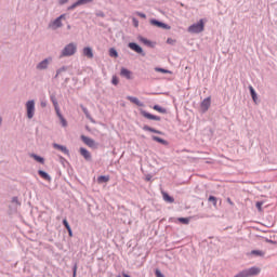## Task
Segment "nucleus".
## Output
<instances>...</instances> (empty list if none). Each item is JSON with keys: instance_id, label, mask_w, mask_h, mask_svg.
I'll return each instance as SVG.
<instances>
[{"instance_id": "1", "label": "nucleus", "mask_w": 277, "mask_h": 277, "mask_svg": "<svg viewBox=\"0 0 277 277\" xmlns=\"http://www.w3.org/2000/svg\"><path fill=\"white\" fill-rule=\"evenodd\" d=\"M260 274H261V268L253 266L251 268H248L238 273L234 277H252V276H259Z\"/></svg>"}, {"instance_id": "2", "label": "nucleus", "mask_w": 277, "mask_h": 277, "mask_svg": "<svg viewBox=\"0 0 277 277\" xmlns=\"http://www.w3.org/2000/svg\"><path fill=\"white\" fill-rule=\"evenodd\" d=\"M76 53H77V44L69 43L63 49L61 57H70Z\"/></svg>"}, {"instance_id": "3", "label": "nucleus", "mask_w": 277, "mask_h": 277, "mask_svg": "<svg viewBox=\"0 0 277 277\" xmlns=\"http://www.w3.org/2000/svg\"><path fill=\"white\" fill-rule=\"evenodd\" d=\"M189 34H202L205 31V19H200L197 24L188 27Z\"/></svg>"}, {"instance_id": "4", "label": "nucleus", "mask_w": 277, "mask_h": 277, "mask_svg": "<svg viewBox=\"0 0 277 277\" xmlns=\"http://www.w3.org/2000/svg\"><path fill=\"white\" fill-rule=\"evenodd\" d=\"M26 111H27V118L31 120L36 114V102L34 100H30L26 103Z\"/></svg>"}, {"instance_id": "5", "label": "nucleus", "mask_w": 277, "mask_h": 277, "mask_svg": "<svg viewBox=\"0 0 277 277\" xmlns=\"http://www.w3.org/2000/svg\"><path fill=\"white\" fill-rule=\"evenodd\" d=\"M81 140L83 144H85V146H88L89 148H96V141H94L93 138L81 135Z\"/></svg>"}, {"instance_id": "6", "label": "nucleus", "mask_w": 277, "mask_h": 277, "mask_svg": "<svg viewBox=\"0 0 277 277\" xmlns=\"http://www.w3.org/2000/svg\"><path fill=\"white\" fill-rule=\"evenodd\" d=\"M52 61H53V58H51V57L43 60L42 62H40L37 65V69L38 70H45V68H49V64H51Z\"/></svg>"}, {"instance_id": "7", "label": "nucleus", "mask_w": 277, "mask_h": 277, "mask_svg": "<svg viewBox=\"0 0 277 277\" xmlns=\"http://www.w3.org/2000/svg\"><path fill=\"white\" fill-rule=\"evenodd\" d=\"M209 107H211V96L205 98L201 104H200V108L201 111H209Z\"/></svg>"}, {"instance_id": "8", "label": "nucleus", "mask_w": 277, "mask_h": 277, "mask_svg": "<svg viewBox=\"0 0 277 277\" xmlns=\"http://www.w3.org/2000/svg\"><path fill=\"white\" fill-rule=\"evenodd\" d=\"M65 18L66 14H62L61 16H58L52 24L53 29L62 27V21H64Z\"/></svg>"}, {"instance_id": "9", "label": "nucleus", "mask_w": 277, "mask_h": 277, "mask_svg": "<svg viewBox=\"0 0 277 277\" xmlns=\"http://www.w3.org/2000/svg\"><path fill=\"white\" fill-rule=\"evenodd\" d=\"M82 54L84 57H88V60H92L94 57V51L90 47L83 48Z\"/></svg>"}, {"instance_id": "10", "label": "nucleus", "mask_w": 277, "mask_h": 277, "mask_svg": "<svg viewBox=\"0 0 277 277\" xmlns=\"http://www.w3.org/2000/svg\"><path fill=\"white\" fill-rule=\"evenodd\" d=\"M129 49H131L132 51L138 54L144 53V50H142V47H140L137 43H134V42L129 43Z\"/></svg>"}, {"instance_id": "11", "label": "nucleus", "mask_w": 277, "mask_h": 277, "mask_svg": "<svg viewBox=\"0 0 277 277\" xmlns=\"http://www.w3.org/2000/svg\"><path fill=\"white\" fill-rule=\"evenodd\" d=\"M150 25H155V27H160L161 29H170V26L163 24L157 19H150Z\"/></svg>"}, {"instance_id": "12", "label": "nucleus", "mask_w": 277, "mask_h": 277, "mask_svg": "<svg viewBox=\"0 0 277 277\" xmlns=\"http://www.w3.org/2000/svg\"><path fill=\"white\" fill-rule=\"evenodd\" d=\"M142 116H143L144 118H147V120H156V121H158V122H159V120H161V117L151 115V114H149V113H147V111H142Z\"/></svg>"}, {"instance_id": "13", "label": "nucleus", "mask_w": 277, "mask_h": 277, "mask_svg": "<svg viewBox=\"0 0 277 277\" xmlns=\"http://www.w3.org/2000/svg\"><path fill=\"white\" fill-rule=\"evenodd\" d=\"M80 155H81L82 157H84V159H85L87 161H90V160L92 159V154H90V153L88 151V149H85V148H83V147L80 148Z\"/></svg>"}, {"instance_id": "14", "label": "nucleus", "mask_w": 277, "mask_h": 277, "mask_svg": "<svg viewBox=\"0 0 277 277\" xmlns=\"http://www.w3.org/2000/svg\"><path fill=\"white\" fill-rule=\"evenodd\" d=\"M53 148H55L56 150H61V153H64V155H68V148H66V146H64V145L54 143Z\"/></svg>"}, {"instance_id": "15", "label": "nucleus", "mask_w": 277, "mask_h": 277, "mask_svg": "<svg viewBox=\"0 0 277 277\" xmlns=\"http://www.w3.org/2000/svg\"><path fill=\"white\" fill-rule=\"evenodd\" d=\"M39 176H41V179H43L44 181H48L49 183H51V175H49V173L39 170L38 171Z\"/></svg>"}, {"instance_id": "16", "label": "nucleus", "mask_w": 277, "mask_h": 277, "mask_svg": "<svg viewBox=\"0 0 277 277\" xmlns=\"http://www.w3.org/2000/svg\"><path fill=\"white\" fill-rule=\"evenodd\" d=\"M127 98L128 101H130V103H134V105H137V107H142L143 105L137 97L128 96Z\"/></svg>"}, {"instance_id": "17", "label": "nucleus", "mask_w": 277, "mask_h": 277, "mask_svg": "<svg viewBox=\"0 0 277 277\" xmlns=\"http://www.w3.org/2000/svg\"><path fill=\"white\" fill-rule=\"evenodd\" d=\"M120 75L121 77H126V79H131V71L127 68H121Z\"/></svg>"}, {"instance_id": "18", "label": "nucleus", "mask_w": 277, "mask_h": 277, "mask_svg": "<svg viewBox=\"0 0 277 277\" xmlns=\"http://www.w3.org/2000/svg\"><path fill=\"white\" fill-rule=\"evenodd\" d=\"M97 183L101 185L102 183H109V175H101L97 177Z\"/></svg>"}, {"instance_id": "19", "label": "nucleus", "mask_w": 277, "mask_h": 277, "mask_svg": "<svg viewBox=\"0 0 277 277\" xmlns=\"http://www.w3.org/2000/svg\"><path fill=\"white\" fill-rule=\"evenodd\" d=\"M162 198H163L164 202H169V203L174 202V199L172 197H170V195L166 192H162Z\"/></svg>"}, {"instance_id": "20", "label": "nucleus", "mask_w": 277, "mask_h": 277, "mask_svg": "<svg viewBox=\"0 0 277 277\" xmlns=\"http://www.w3.org/2000/svg\"><path fill=\"white\" fill-rule=\"evenodd\" d=\"M143 130H144V131H149V133H158V135H161V131L156 130V129H153V128H150V127H148V126H144V127H143Z\"/></svg>"}, {"instance_id": "21", "label": "nucleus", "mask_w": 277, "mask_h": 277, "mask_svg": "<svg viewBox=\"0 0 277 277\" xmlns=\"http://www.w3.org/2000/svg\"><path fill=\"white\" fill-rule=\"evenodd\" d=\"M154 142H158V144H163L164 146H168V141L159 137V136H153Z\"/></svg>"}, {"instance_id": "22", "label": "nucleus", "mask_w": 277, "mask_h": 277, "mask_svg": "<svg viewBox=\"0 0 277 277\" xmlns=\"http://www.w3.org/2000/svg\"><path fill=\"white\" fill-rule=\"evenodd\" d=\"M30 157H31L32 159H35V161H38V163L44 164V158H42V157H40V156H38V155H35V154H31Z\"/></svg>"}, {"instance_id": "23", "label": "nucleus", "mask_w": 277, "mask_h": 277, "mask_svg": "<svg viewBox=\"0 0 277 277\" xmlns=\"http://www.w3.org/2000/svg\"><path fill=\"white\" fill-rule=\"evenodd\" d=\"M155 70H156V72H162L164 75H172V71H170L168 69L156 67Z\"/></svg>"}, {"instance_id": "24", "label": "nucleus", "mask_w": 277, "mask_h": 277, "mask_svg": "<svg viewBox=\"0 0 277 277\" xmlns=\"http://www.w3.org/2000/svg\"><path fill=\"white\" fill-rule=\"evenodd\" d=\"M249 90H250V94H251L254 103H256V98H258L256 97V91H254V88H252V87H249Z\"/></svg>"}, {"instance_id": "25", "label": "nucleus", "mask_w": 277, "mask_h": 277, "mask_svg": "<svg viewBox=\"0 0 277 277\" xmlns=\"http://www.w3.org/2000/svg\"><path fill=\"white\" fill-rule=\"evenodd\" d=\"M155 111H159V114H166V108H162L159 105L154 106Z\"/></svg>"}, {"instance_id": "26", "label": "nucleus", "mask_w": 277, "mask_h": 277, "mask_svg": "<svg viewBox=\"0 0 277 277\" xmlns=\"http://www.w3.org/2000/svg\"><path fill=\"white\" fill-rule=\"evenodd\" d=\"M109 55H110V57H118V51H116V49L111 48L109 50Z\"/></svg>"}, {"instance_id": "27", "label": "nucleus", "mask_w": 277, "mask_h": 277, "mask_svg": "<svg viewBox=\"0 0 277 277\" xmlns=\"http://www.w3.org/2000/svg\"><path fill=\"white\" fill-rule=\"evenodd\" d=\"M208 200L209 202H213V207H217V198L210 196Z\"/></svg>"}, {"instance_id": "28", "label": "nucleus", "mask_w": 277, "mask_h": 277, "mask_svg": "<svg viewBox=\"0 0 277 277\" xmlns=\"http://www.w3.org/2000/svg\"><path fill=\"white\" fill-rule=\"evenodd\" d=\"M251 254H254L255 256H263L265 253L261 250H253L251 251Z\"/></svg>"}, {"instance_id": "29", "label": "nucleus", "mask_w": 277, "mask_h": 277, "mask_svg": "<svg viewBox=\"0 0 277 277\" xmlns=\"http://www.w3.org/2000/svg\"><path fill=\"white\" fill-rule=\"evenodd\" d=\"M177 220L181 222V224H189L188 217H179Z\"/></svg>"}, {"instance_id": "30", "label": "nucleus", "mask_w": 277, "mask_h": 277, "mask_svg": "<svg viewBox=\"0 0 277 277\" xmlns=\"http://www.w3.org/2000/svg\"><path fill=\"white\" fill-rule=\"evenodd\" d=\"M79 5H81V3H79V0H78L77 2L68 6V10H75V8H79Z\"/></svg>"}, {"instance_id": "31", "label": "nucleus", "mask_w": 277, "mask_h": 277, "mask_svg": "<svg viewBox=\"0 0 277 277\" xmlns=\"http://www.w3.org/2000/svg\"><path fill=\"white\" fill-rule=\"evenodd\" d=\"M255 207H256V209L261 212V211H263V202L262 201H258L256 203H255Z\"/></svg>"}, {"instance_id": "32", "label": "nucleus", "mask_w": 277, "mask_h": 277, "mask_svg": "<svg viewBox=\"0 0 277 277\" xmlns=\"http://www.w3.org/2000/svg\"><path fill=\"white\" fill-rule=\"evenodd\" d=\"M78 1H79L80 5H85L88 3H92V1H94V0H78Z\"/></svg>"}, {"instance_id": "33", "label": "nucleus", "mask_w": 277, "mask_h": 277, "mask_svg": "<svg viewBox=\"0 0 277 277\" xmlns=\"http://www.w3.org/2000/svg\"><path fill=\"white\" fill-rule=\"evenodd\" d=\"M111 83H113V85H118V83H119L118 77L113 76Z\"/></svg>"}, {"instance_id": "34", "label": "nucleus", "mask_w": 277, "mask_h": 277, "mask_svg": "<svg viewBox=\"0 0 277 277\" xmlns=\"http://www.w3.org/2000/svg\"><path fill=\"white\" fill-rule=\"evenodd\" d=\"M63 224L67 230H70V224H68V221L66 219L63 220Z\"/></svg>"}, {"instance_id": "35", "label": "nucleus", "mask_w": 277, "mask_h": 277, "mask_svg": "<svg viewBox=\"0 0 277 277\" xmlns=\"http://www.w3.org/2000/svg\"><path fill=\"white\" fill-rule=\"evenodd\" d=\"M63 224L67 230H70V224H68V221L66 219L63 220Z\"/></svg>"}, {"instance_id": "36", "label": "nucleus", "mask_w": 277, "mask_h": 277, "mask_svg": "<svg viewBox=\"0 0 277 277\" xmlns=\"http://www.w3.org/2000/svg\"><path fill=\"white\" fill-rule=\"evenodd\" d=\"M60 120H61V124H63V127L68 126V122L66 121V119L64 117H61Z\"/></svg>"}, {"instance_id": "37", "label": "nucleus", "mask_w": 277, "mask_h": 277, "mask_svg": "<svg viewBox=\"0 0 277 277\" xmlns=\"http://www.w3.org/2000/svg\"><path fill=\"white\" fill-rule=\"evenodd\" d=\"M140 41L143 42V44H150V42L148 41V39L141 37Z\"/></svg>"}, {"instance_id": "38", "label": "nucleus", "mask_w": 277, "mask_h": 277, "mask_svg": "<svg viewBox=\"0 0 277 277\" xmlns=\"http://www.w3.org/2000/svg\"><path fill=\"white\" fill-rule=\"evenodd\" d=\"M167 44H176V40L169 38L167 39Z\"/></svg>"}, {"instance_id": "39", "label": "nucleus", "mask_w": 277, "mask_h": 277, "mask_svg": "<svg viewBox=\"0 0 277 277\" xmlns=\"http://www.w3.org/2000/svg\"><path fill=\"white\" fill-rule=\"evenodd\" d=\"M136 16H140V18H146V14L141 12H135Z\"/></svg>"}, {"instance_id": "40", "label": "nucleus", "mask_w": 277, "mask_h": 277, "mask_svg": "<svg viewBox=\"0 0 277 277\" xmlns=\"http://www.w3.org/2000/svg\"><path fill=\"white\" fill-rule=\"evenodd\" d=\"M55 111H56V116L58 118H63L64 117V116H62V113L60 111V108L55 109Z\"/></svg>"}, {"instance_id": "41", "label": "nucleus", "mask_w": 277, "mask_h": 277, "mask_svg": "<svg viewBox=\"0 0 277 277\" xmlns=\"http://www.w3.org/2000/svg\"><path fill=\"white\" fill-rule=\"evenodd\" d=\"M156 276H157V277H163V274H161V271L157 269V271H156Z\"/></svg>"}, {"instance_id": "42", "label": "nucleus", "mask_w": 277, "mask_h": 277, "mask_svg": "<svg viewBox=\"0 0 277 277\" xmlns=\"http://www.w3.org/2000/svg\"><path fill=\"white\" fill-rule=\"evenodd\" d=\"M58 3L60 5H64L65 3H68V0H60Z\"/></svg>"}, {"instance_id": "43", "label": "nucleus", "mask_w": 277, "mask_h": 277, "mask_svg": "<svg viewBox=\"0 0 277 277\" xmlns=\"http://www.w3.org/2000/svg\"><path fill=\"white\" fill-rule=\"evenodd\" d=\"M53 105H54V109H58L60 108V104H57V102L53 101Z\"/></svg>"}, {"instance_id": "44", "label": "nucleus", "mask_w": 277, "mask_h": 277, "mask_svg": "<svg viewBox=\"0 0 277 277\" xmlns=\"http://www.w3.org/2000/svg\"><path fill=\"white\" fill-rule=\"evenodd\" d=\"M227 202H228V205H230L232 207L235 206V202H233V200H232L230 198H227Z\"/></svg>"}, {"instance_id": "45", "label": "nucleus", "mask_w": 277, "mask_h": 277, "mask_svg": "<svg viewBox=\"0 0 277 277\" xmlns=\"http://www.w3.org/2000/svg\"><path fill=\"white\" fill-rule=\"evenodd\" d=\"M133 23H134V26L138 27L140 22H137V19L133 18Z\"/></svg>"}, {"instance_id": "46", "label": "nucleus", "mask_w": 277, "mask_h": 277, "mask_svg": "<svg viewBox=\"0 0 277 277\" xmlns=\"http://www.w3.org/2000/svg\"><path fill=\"white\" fill-rule=\"evenodd\" d=\"M74 277H77V265L74 266Z\"/></svg>"}, {"instance_id": "47", "label": "nucleus", "mask_w": 277, "mask_h": 277, "mask_svg": "<svg viewBox=\"0 0 277 277\" xmlns=\"http://www.w3.org/2000/svg\"><path fill=\"white\" fill-rule=\"evenodd\" d=\"M82 111H83V114H85V116H88V108H85V107H82Z\"/></svg>"}, {"instance_id": "48", "label": "nucleus", "mask_w": 277, "mask_h": 277, "mask_svg": "<svg viewBox=\"0 0 277 277\" xmlns=\"http://www.w3.org/2000/svg\"><path fill=\"white\" fill-rule=\"evenodd\" d=\"M69 237H72V228L67 229Z\"/></svg>"}, {"instance_id": "49", "label": "nucleus", "mask_w": 277, "mask_h": 277, "mask_svg": "<svg viewBox=\"0 0 277 277\" xmlns=\"http://www.w3.org/2000/svg\"><path fill=\"white\" fill-rule=\"evenodd\" d=\"M151 179H153V176L146 175L145 181H150Z\"/></svg>"}, {"instance_id": "50", "label": "nucleus", "mask_w": 277, "mask_h": 277, "mask_svg": "<svg viewBox=\"0 0 277 277\" xmlns=\"http://www.w3.org/2000/svg\"><path fill=\"white\" fill-rule=\"evenodd\" d=\"M41 106H42V107H47V104H44V103H41Z\"/></svg>"}, {"instance_id": "51", "label": "nucleus", "mask_w": 277, "mask_h": 277, "mask_svg": "<svg viewBox=\"0 0 277 277\" xmlns=\"http://www.w3.org/2000/svg\"><path fill=\"white\" fill-rule=\"evenodd\" d=\"M0 122H1V119H0Z\"/></svg>"}]
</instances>
